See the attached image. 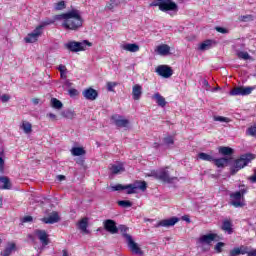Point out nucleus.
Returning <instances> with one entry per match:
<instances>
[{
    "label": "nucleus",
    "instance_id": "nucleus-1",
    "mask_svg": "<svg viewBox=\"0 0 256 256\" xmlns=\"http://www.w3.org/2000/svg\"><path fill=\"white\" fill-rule=\"evenodd\" d=\"M64 29H69L70 31H77L80 27H83V17L81 12L77 9H72L68 11V16L66 21L62 23Z\"/></svg>",
    "mask_w": 256,
    "mask_h": 256
},
{
    "label": "nucleus",
    "instance_id": "nucleus-2",
    "mask_svg": "<svg viewBox=\"0 0 256 256\" xmlns=\"http://www.w3.org/2000/svg\"><path fill=\"white\" fill-rule=\"evenodd\" d=\"M253 159V155L251 154H244L241 155L238 159H236L233 163V165L230 168L231 175H237L241 169H244V167H247L249 163H251V160Z\"/></svg>",
    "mask_w": 256,
    "mask_h": 256
},
{
    "label": "nucleus",
    "instance_id": "nucleus-3",
    "mask_svg": "<svg viewBox=\"0 0 256 256\" xmlns=\"http://www.w3.org/2000/svg\"><path fill=\"white\" fill-rule=\"evenodd\" d=\"M150 177H154V179L162 181V183H173L177 181V176H171L168 167L162 168L159 171H152Z\"/></svg>",
    "mask_w": 256,
    "mask_h": 256
},
{
    "label": "nucleus",
    "instance_id": "nucleus-4",
    "mask_svg": "<svg viewBox=\"0 0 256 256\" xmlns=\"http://www.w3.org/2000/svg\"><path fill=\"white\" fill-rule=\"evenodd\" d=\"M65 47L72 53H79V51H85L87 47H93V43L88 40H84L82 42L70 41L65 44Z\"/></svg>",
    "mask_w": 256,
    "mask_h": 256
},
{
    "label": "nucleus",
    "instance_id": "nucleus-5",
    "mask_svg": "<svg viewBox=\"0 0 256 256\" xmlns=\"http://www.w3.org/2000/svg\"><path fill=\"white\" fill-rule=\"evenodd\" d=\"M150 7H159V10L164 13H166V11H175V13L179 11V6H177L175 2L171 1L152 2Z\"/></svg>",
    "mask_w": 256,
    "mask_h": 256
},
{
    "label": "nucleus",
    "instance_id": "nucleus-6",
    "mask_svg": "<svg viewBox=\"0 0 256 256\" xmlns=\"http://www.w3.org/2000/svg\"><path fill=\"white\" fill-rule=\"evenodd\" d=\"M253 91H255V87L237 86V87H234L232 90H230L229 95H231V97H237L239 95H241L242 97H245L247 95H251Z\"/></svg>",
    "mask_w": 256,
    "mask_h": 256
},
{
    "label": "nucleus",
    "instance_id": "nucleus-7",
    "mask_svg": "<svg viewBox=\"0 0 256 256\" xmlns=\"http://www.w3.org/2000/svg\"><path fill=\"white\" fill-rule=\"evenodd\" d=\"M245 193H247V190L242 189L240 191H236L234 193L230 194V205H232V207H243L245 204L243 203V201H241V199H243V195H245Z\"/></svg>",
    "mask_w": 256,
    "mask_h": 256
},
{
    "label": "nucleus",
    "instance_id": "nucleus-8",
    "mask_svg": "<svg viewBox=\"0 0 256 256\" xmlns=\"http://www.w3.org/2000/svg\"><path fill=\"white\" fill-rule=\"evenodd\" d=\"M125 239L127 241V245L129 247L130 251L132 253H134V255H143L144 254L143 250H141V247H139V244H137L133 240V237H131V235L125 234Z\"/></svg>",
    "mask_w": 256,
    "mask_h": 256
},
{
    "label": "nucleus",
    "instance_id": "nucleus-9",
    "mask_svg": "<svg viewBox=\"0 0 256 256\" xmlns=\"http://www.w3.org/2000/svg\"><path fill=\"white\" fill-rule=\"evenodd\" d=\"M43 26H37L32 33L28 34L27 37L24 38L26 43H35L39 40V37L43 35Z\"/></svg>",
    "mask_w": 256,
    "mask_h": 256
},
{
    "label": "nucleus",
    "instance_id": "nucleus-10",
    "mask_svg": "<svg viewBox=\"0 0 256 256\" xmlns=\"http://www.w3.org/2000/svg\"><path fill=\"white\" fill-rule=\"evenodd\" d=\"M156 73L163 77L164 79H169L173 75V68L168 65H159L156 68Z\"/></svg>",
    "mask_w": 256,
    "mask_h": 256
},
{
    "label": "nucleus",
    "instance_id": "nucleus-11",
    "mask_svg": "<svg viewBox=\"0 0 256 256\" xmlns=\"http://www.w3.org/2000/svg\"><path fill=\"white\" fill-rule=\"evenodd\" d=\"M104 229L111 235L119 233V228H117V223L112 219H107L104 221Z\"/></svg>",
    "mask_w": 256,
    "mask_h": 256
},
{
    "label": "nucleus",
    "instance_id": "nucleus-12",
    "mask_svg": "<svg viewBox=\"0 0 256 256\" xmlns=\"http://www.w3.org/2000/svg\"><path fill=\"white\" fill-rule=\"evenodd\" d=\"M61 217H59V212L53 211L49 216L42 218V223L46 225H54V223H59Z\"/></svg>",
    "mask_w": 256,
    "mask_h": 256
},
{
    "label": "nucleus",
    "instance_id": "nucleus-13",
    "mask_svg": "<svg viewBox=\"0 0 256 256\" xmlns=\"http://www.w3.org/2000/svg\"><path fill=\"white\" fill-rule=\"evenodd\" d=\"M82 95L87 101H95L99 97V92L91 87L86 88L82 91Z\"/></svg>",
    "mask_w": 256,
    "mask_h": 256
},
{
    "label": "nucleus",
    "instance_id": "nucleus-14",
    "mask_svg": "<svg viewBox=\"0 0 256 256\" xmlns=\"http://www.w3.org/2000/svg\"><path fill=\"white\" fill-rule=\"evenodd\" d=\"M111 121H113L116 127H127L129 125V121L127 119H123V116L119 114H114L111 116Z\"/></svg>",
    "mask_w": 256,
    "mask_h": 256
},
{
    "label": "nucleus",
    "instance_id": "nucleus-15",
    "mask_svg": "<svg viewBox=\"0 0 256 256\" xmlns=\"http://www.w3.org/2000/svg\"><path fill=\"white\" fill-rule=\"evenodd\" d=\"M176 223H179V218L178 217H171L169 219H164L159 221L155 227H173Z\"/></svg>",
    "mask_w": 256,
    "mask_h": 256
},
{
    "label": "nucleus",
    "instance_id": "nucleus-16",
    "mask_svg": "<svg viewBox=\"0 0 256 256\" xmlns=\"http://www.w3.org/2000/svg\"><path fill=\"white\" fill-rule=\"evenodd\" d=\"M35 235H37L39 241L42 243V245L47 246L49 245V234H47V231L36 229Z\"/></svg>",
    "mask_w": 256,
    "mask_h": 256
},
{
    "label": "nucleus",
    "instance_id": "nucleus-17",
    "mask_svg": "<svg viewBox=\"0 0 256 256\" xmlns=\"http://www.w3.org/2000/svg\"><path fill=\"white\" fill-rule=\"evenodd\" d=\"M221 230L228 235H233V221L231 219H224L222 221Z\"/></svg>",
    "mask_w": 256,
    "mask_h": 256
},
{
    "label": "nucleus",
    "instance_id": "nucleus-18",
    "mask_svg": "<svg viewBox=\"0 0 256 256\" xmlns=\"http://www.w3.org/2000/svg\"><path fill=\"white\" fill-rule=\"evenodd\" d=\"M13 187L11 180L7 176H0V191H9Z\"/></svg>",
    "mask_w": 256,
    "mask_h": 256
},
{
    "label": "nucleus",
    "instance_id": "nucleus-19",
    "mask_svg": "<svg viewBox=\"0 0 256 256\" xmlns=\"http://www.w3.org/2000/svg\"><path fill=\"white\" fill-rule=\"evenodd\" d=\"M143 95V87L139 84H135L132 88V98L134 101H139Z\"/></svg>",
    "mask_w": 256,
    "mask_h": 256
},
{
    "label": "nucleus",
    "instance_id": "nucleus-20",
    "mask_svg": "<svg viewBox=\"0 0 256 256\" xmlns=\"http://www.w3.org/2000/svg\"><path fill=\"white\" fill-rule=\"evenodd\" d=\"M212 163H214L215 167H217L218 169H223L227 165V163H229V158H213Z\"/></svg>",
    "mask_w": 256,
    "mask_h": 256
},
{
    "label": "nucleus",
    "instance_id": "nucleus-21",
    "mask_svg": "<svg viewBox=\"0 0 256 256\" xmlns=\"http://www.w3.org/2000/svg\"><path fill=\"white\" fill-rule=\"evenodd\" d=\"M215 239H217V234L210 233V234H206V235H203L202 237H200L199 241H200V243H206L207 245H211V243H213V241H215Z\"/></svg>",
    "mask_w": 256,
    "mask_h": 256
},
{
    "label": "nucleus",
    "instance_id": "nucleus-22",
    "mask_svg": "<svg viewBox=\"0 0 256 256\" xmlns=\"http://www.w3.org/2000/svg\"><path fill=\"white\" fill-rule=\"evenodd\" d=\"M156 52L158 53V55H162L165 57L171 53V47L167 44H162L157 46Z\"/></svg>",
    "mask_w": 256,
    "mask_h": 256
},
{
    "label": "nucleus",
    "instance_id": "nucleus-23",
    "mask_svg": "<svg viewBox=\"0 0 256 256\" xmlns=\"http://www.w3.org/2000/svg\"><path fill=\"white\" fill-rule=\"evenodd\" d=\"M152 99H155L157 105L159 107H165L167 105V101L165 100V97H163L159 92H156L153 96Z\"/></svg>",
    "mask_w": 256,
    "mask_h": 256
},
{
    "label": "nucleus",
    "instance_id": "nucleus-24",
    "mask_svg": "<svg viewBox=\"0 0 256 256\" xmlns=\"http://www.w3.org/2000/svg\"><path fill=\"white\" fill-rule=\"evenodd\" d=\"M240 255L256 256V249H251L247 246H240Z\"/></svg>",
    "mask_w": 256,
    "mask_h": 256
},
{
    "label": "nucleus",
    "instance_id": "nucleus-25",
    "mask_svg": "<svg viewBox=\"0 0 256 256\" xmlns=\"http://www.w3.org/2000/svg\"><path fill=\"white\" fill-rule=\"evenodd\" d=\"M15 249H17V244H15V242H9L6 246V248L4 249L3 256L11 255V253H13V251H15Z\"/></svg>",
    "mask_w": 256,
    "mask_h": 256
},
{
    "label": "nucleus",
    "instance_id": "nucleus-26",
    "mask_svg": "<svg viewBox=\"0 0 256 256\" xmlns=\"http://www.w3.org/2000/svg\"><path fill=\"white\" fill-rule=\"evenodd\" d=\"M218 153H220V155H224V156L233 155L234 150H233V148H231L229 146H220L218 148Z\"/></svg>",
    "mask_w": 256,
    "mask_h": 256
},
{
    "label": "nucleus",
    "instance_id": "nucleus-27",
    "mask_svg": "<svg viewBox=\"0 0 256 256\" xmlns=\"http://www.w3.org/2000/svg\"><path fill=\"white\" fill-rule=\"evenodd\" d=\"M135 190L137 191V189H139L140 191H147V182L146 181H141V180H136L133 183Z\"/></svg>",
    "mask_w": 256,
    "mask_h": 256
},
{
    "label": "nucleus",
    "instance_id": "nucleus-28",
    "mask_svg": "<svg viewBox=\"0 0 256 256\" xmlns=\"http://www.w3.org/2000/svg\"><path fill=\"white\" fill-rule=\"evenodd\" d=\"M122 48L124 49V51H129L130 53H137V51H139V45H137L136 43L125 44L122 46Z\"/></svg>",
    "mask_w": 256,
    "mask_h": 256
},
{
    "label": "nucleus",
    "instance_id": "nucleus-29",
    "mask_svg": "<svg viewBox=\"0 0 256 256\" xmlns=\"http://www.w3.org/2000/svg\"><path fill=\"white\" fill-rule=\"evenodd\" d=\"M110 171L112 173V175H117L123 171H125V167H123V164H113L111 167H110Z\"/></svg>",
    "mask_w": 256,
    "mask_h": 256
},
{
    "label": "nucleus",
    "instance_id": "nucleus-30",
    "mask_svg": "<svg viewBox=\"0 0 256 256\" xmlns=\"http://www.w3.org/2000/svg\"><path fill=\"white\" fill-rule=\"evenodd\" d=\"M238 21H240V23H249L255 21V16L251 14L241 15L238 17Z\"/></svg>",
    "mask_w": 256,
    "mask_h": 256
},
{
    "label": "nucleus",
    "instance_id": "nucleus-31",
    "mask_svg": "<svg viewBox=\"0 0 256 256\" xmlns=\"http://www.w3.org/2000/svg\"><path fill=\"white\" fill-rule=\"evenodd\" d=\"M21 129H23L24 133L29 135L33 131V125L30 122L23 121L21 125Z\"/></svg>",
    "mask_w": 256,
    "mask_h": 256
},
{
    "label": "nucleus",
    "instance_id": "nucleus-32",
    "mask_svg": "<svg viewBox=\"0 0 256 256\" xmlns=\"http://www.w3.org/2000/svg\"><path fill=\"white\" fill-rule=\"evenodd\" d=\"M87 227H89V218H82L79 221V229H81V231L87 232Z\"/></svg>",
    "mask_w": 256,
    "mask_h": 256
},
{
    "label": "nucleus",
    "instance_id": "nucleus-33",
    "mask_svg": "<svg viewBox=\"0 0 256 256\" xmlns=\"http://www.w3.org/2000/svg\"><path fill=\"white\" fill-rule=\"evenodd\" d=\"M211 45H213V40H206L200 44L199 50L207 51V50L211 49Z\"/></svg>",
    "mask_w": 256,
    "mask_h": 256
},
{
    "label": "nucleus",
    "instance_id": "nucleus-34",
    "mask_svg": "<svg viewBox=\"0 0 256 256\" xmlns=\"http://www.w3.org/2000/svg\"><path fill=\"white\" fill-rule=\"evenodd\" d=\"M68 15H69V12L54 15L53 16L54 23L57 21H63V23H65L67 21V17H69Z\"/></svg>",
    "mask_w": 256,
    "mask_h": 256
},
{
    "label": "nucleus",
    "instance_id": "nucleus-35",
    "mask_svg": "<svg viewBox=\"0 0 256 256\" xmlns=\"http://www.w3.org/2000/svg\"><path fill=\"white\" fill-rule=\"evenodd\" d=\"M71 153L74 157H81V155H85V149L82 147H74L72 148Z\"/></svg>",
    "mask_w": 256,
    "mask_h": 256
},
{
    "label": "nucleus",
    "instance_id": "nucleus-36",
    "mask_svg": "<svg viewBox=\"0 0 256 256\" xmlns=\"http://www.w3.org/2000/svg\"><path fill=\"white\" fill-rule=\"evenodd\" d=\"M198 159H200L201 161H209L210 163L213 162V156L205 153V152H200L198 154Z\"/></svg>",
    "mask_w": 256,
    "mask_h": 256
},
{
    "label": "nucleus",
    "instance_id": "nucleus-37",
    "mask_svg": "<svg viewBox=\"0 0 256 256\" xmlns=\"http://www.w3.org/2000/svg\"><path fill=\"white\" fill-rule=\"evenodd\" d=\"M51 107H53V109H62L63 103L61 102V100H59L57 98H52L51 99Z\"/></svg>",
    "mask_w": 256,
    "mask_h": 256
},
{
    "label": "nucleus",
    "instance_id": "nucleus-38",
    "mask_svg": "<svg viewBox=\"0 0 256 256\" xmlns=\"http://www.w3.org/2000/svg\"><path fill=\"white\" fill-rule=\"evenodd\" d=\"M3 157H5V151L0 148V173H4L5 171V160Z\"/></svg>",
    "mask_w": 256,
    "mask_h": 256
},
{
    "label": "nucleus",
    "instance_id": "nucleus-39",
    "mask_svg": "<svg viewBox=\"0 0 256 256\" xmlns=\"http://www.w3.org/2000/svg\"><path fill=\"white\" fill-rule=\"evenodd\" d=\"M126 189L127 195H133L137 193V190H135V185L134 184H128L124 186V190Z\"/></svg>",
    "mask_w": 256,
    "mask_h": 256
},
{
    "label": "nucleus",
    "instance_id": "nucleus-40",
    "mask_svg": "<svg viewBox=\"0 0 256 256\" xmlns=\"http://www.w3.org/2000/svg\"><path fill=\"white\" fill-rule=\"evenodd\" d=\"M119 207H133V203L129 200H119L118 202Z\"/></svg>",
    "mask_w": 256,
    "mask_h": 256
},
{
    "label": "nucleus",
    "instance_id": "nucleus-41",
    "mask_svg": "<svg viewBox=\"0 0 256 256\" xmlns=\"http://www.w3.org/2000/svg\"><path fill=\"white\" fill-rule=\"evenodd\" d=\"M246 135H249L250 137H256V125L247 128Z\"/></svg>",
    "mask_w": 256,
    "mask_h": 256
},
{
    "label": "nucleus",
    "instance_id": "nucleus-42",
    "mask_svg": "<svg viewBox=\"0 0 256 256\" xmlns=\"http://www.w3.org/2000/svg\"><path fill=\"white\" fill-rule=\"evenodd\" d=\"M214 121H219L220 123H230L231 119L224 117V116H214L213 117Z\"/></svg>",
    "mask_w": 256,
    "mask_h": 256
},
{
    "label": "nucleus",
    "instance_id": "nucleus-43",
    "mask_svg": "<svg viewBox=\"0 0 256 256\" xmlns=\"http://www.w3.org/2000/svg\"><path fill=\"white\" fill-rule=\"evenodd\" d=\"M238 59H244V61H247L248 59H251V56L248 52L240 51L237 53Z\"/></svg>",
    "mask_w": 256,
    "mask_h": 256
},
{
    "label": "nucleus",
    "instance_id": "nucleus-44",
    "mask_svg": "<svg viewBox=\"0 0 256 256\" xmlns=\"http://www.w3.org/2000/svg\"><path fill=\"white\" fill-rule=\"evenodd\" d=\"M53 23H55L54 18L52 19L47 18L45 21L42 22V24L38 25V27H42L43 29L44 27H47V25H53Z\"/></svg>",
    "mask_w": 256,
    "mask_h": 256
},
{
    "label": "nucleus",
    "instance_id": "nucleus-45",
    "mask_svg": "<svg viewBox=\"0 0 256 256\" xmlns=\"http://www.w3.org/2000/svg\"><path fill=\"white\" fill-rule=\"evenodd\" d=\"M223 247H225V243L223 242H218L215 247L214 250L216 251V253H223Z\"/></svg>",
    "mask_w": 256,
    "mask_h": 256
},
{
    "label": "nucleus",
    "instance_id": "nucleus-46",
    "mask_svg": "<svg viewBox=\"0 0 256 256\" xmlns=\"http://www.w3.org/2000/svg\"><path fill=\"white\" fill-rule=\"evenodd\" d=\"M65 7H67V5L65 4V1H60V2L56 3L55 10L63 11V9H65Z\"/></svg>",
    "mask_w": 256,
    "mask_h": 256
},
{
    "label": "nucleus",
    "instance_id": "nucleus-47",
    "mask_svg": "<svg viewBox=\"0 0 256 256\" xmlns=\"http://www.w3.org/2000/svg\"><path fill=\"white\" fill-rule=\"evenodd\" d=\"M119 5V3L112 1V2H108L105 9H108V11H113V9H115V7H117Z\"/></svg>",
    "mask_w": 256,
    "mask_h": 256
},
{
    "label": "nucleus",
    "instance_id": "nucleus-48",
    "mask_svg": "<svg viewBox=\"0 0 256 256\" xmlns=\"http://www.w3.org/2000/svg\"><path fill=\"white\" fill-rule=\"evenodd\" d=\"M106 87L107 91L113 92L115 91V87H117V82H107Z\"/></svg>",
    "mask_w": 256,
    "mask_h": 256
},
{
    "label": "nucleus",
    "instance_id": "nucleus-49",
    "mask_svg": "<svg viewBox=\"0 0 256 256\" xmlns=\"http://www.w3.org/2000/svg\"><path fill=\"white\" fill-rule=\"evenodd\" d=\"M124 190H125V186H123L121 184L111 186V191H124Z\"/></svg>",
    "mask_w": 256,
    "mask_h": 256
},
{
    "label": "nucleus",
    "instance_id": "nucleus-50",
    "mask_svg": "<svg viewBox=\"0 0 256 256\" xmlns=\"http://www.w3.org/2000/svg\"><path fill=\"white\" fill-rule=\"evenodd\" d=\"M164 143L166 145H173V143H175V140L173 139L172 136H168V137L164 138Z\"/></svg>",
    "mask_w": 256,
    "mask_h": 256
},
{
    "label": "nucleus",
    "instance_id": "nucleus-51",
    "mask_svg": "<svg viewBox=\"0 0 256 256\" xmlns=\"http://www.w3.org/2000/svg\"><path fill=\"white\" fill-rule=\"evenodd\" d=\"M68 93L70 97H77V95H79V91L75 88H71L70 90H68Z\"/></svg>",
    "mask_w": 256,
    "mask_h": 256
},
{
    "label": "nucleus",
    "instance_id": "nucleus-52",
    "mask_svg": "<svg viewBox=\"0 0 256 256\" xmlns=\"http://www.w3.org/2000/svg\"><path fill=\"white\" fill-rule=\"evenodd\" d=\"M119 229H120V232L122 233L123 237H125V235H129V234H127V231H129V228L127 226L121 225L119 227Z\"/></svg>",
    "mask_w": 256,
    "mask_h": 256
},
{
    "label": "nucleus",
    "instance_id": "nucleus-53",
    "mask_svg": "<svg viewBox=\"0 0 256 256\" xmlns=\"http://www.w3.org/2000/svg\"><path fill=\"white\" fill-rule=\"evenodd\" d=\"M215 29L218 33H222L223 35L229 33V30L227 28H223V27H220V26H217Z\"/></svg>",
    "mask_w": 256,
    "mask_h": 256
},
{
    "label": "nucleus",
    "instance_id": "nucleus-54",
    "mask_svg": "<svg viewBox=\"0 0 256 256\" xmlns=\"http://www.w3.org/2000/svg\"><path fill=\"white\" fill-rule=\"evenodd\" d=\"M241 255V249L240 248H234L230 251V256H237Z\"/></svg>",
    "mask_w": 256,
    "mask_h": 256
},
{
    "label": "nucleus",
    "instance_id": "nucleus-55",
    "mask_svg": "<svg viewBox=\"0 0 256 256\" xmlns=\"http://www.w3.org/2000/svg\"><path fill=\"white\" fill-rule=\"evenodd\" d=\"M248 181H250V183H256V169H254L253 175L248 177Z\"/></svg>",
    "mask_w": 256,
    "mask_h": 256
},
{
    "label": "nucleus",
    "instance_id": "nucleus-56",
    "mask_svg": "<svg viewBox=\"0 0 256 256\" xmlns=\"http://www.w3.org/2000/svg\"><path fill=\"white\" fill-rule=\"evenodd\" d=\"M31 221H33V217L32 216H24L22 218V223H31Z\"/></svg>",
    "mask_w": 256,
    "mask_h": 256
},
{
    "label": "nucleus",
    "instance_id": "nucleus-57",
    "mask_svg": "<svg viewBox=\"0 0 256 256\" xmlns=\"http://www.w3.org/2000/svg\"><path fill=\"white\" fill-rule=\"evenodd\" d=\"M11 99V96L7 95V94H3L1 96V101L2 103H7V101H9Z\"/></svg>",
    "mask_w": 256,
    "mask_h": 256
},
{
    "label": "nucleus",
    "instance_id": "nucleus-58",
    "mask_svg": "<svg viewBox=\"0 0 256 256\" xmlns=\"http://www.w3.org/2000/svg\"><path fill=\"white\" fill-rule=\"evenodd\" d=\"M58 71H59L60 73H63V72H65V71H67V66H65V65H63V64H60V65L58 66Z\"/></svg>",
    "mask_w": 256,
    "mask_h": 256
},
{
    "label": "nucleus",
    "instance_id": "nucleus-59",
    "mask_svg": "<svg viewBox=\"0 0 256 256\" xmlns=\"http://www.w3.org/2000/svg\"><path fill=\"white\" fill-rule=\"evenodd\" d=\"M76 163H77V165L83 166V165H85V159H83V158H78V159L76 160Z\"/></svg>",
    "mask_w": 256,
    "mask_h": 256
},
{
    "label": "nucleus",
    "instance_id": "nucleus-60",
    "mask_svg": "<svg viewBox=\"0 0 256 256\" xmlns=\"http://www.w3.org/2000/svg\"><path fill=\"white\" fill-rule=\"evenodd\" d=\"M64 85H66V87H73V83L71 82V80H65Z\"/></svg>",
    "mask_w": 256,
    "mask_h": 256
},
{
    "label": "nucleus",
    "instance_id": "nucleus-61",
    "mask_svg": "<svg viewBox=\"0 0 256 256\" xmlns=\"http://www.w3.org/2000/svg\"><path fill=\"white\" fill-rule=\"evenodd\" d=\"M60 77L61 79H67V71H64V72H60Z\"/></svg>",
    "mask_w": 256,
    "mask_h": 256
},
{
    "label": "nucleus",
    "instance_id": "nucleus-62",
    "mask_svg": "<svg viewBox=\"0 0 256 256\" xmlns=\"http://www.w3.org/2000/svg\"><path fill=\"white\" fill-rule=\"evenodd\" d=\"M182 219L183 221H186V223H191V219L189 218V216H183Z\"/></svg>",
    "mask_w": 256,
    "mask_h": 256
},
{
    "label": "nucleus",
    "instance_id": "nucleus-63",
    "mask_svg": "<svg viewBox=\"0 0 256 256\" xmlns=\"http://www.w3.org/2000/svg\"><path fill=\"white\" fill-rule=\"evenodd\" d=\"M57 177L60 181H65V176L64 175H58Z\"/></svg>",
    "mask_w": 256,
    "mask_h": 256
},
{
    "label": "nucleus",
    "instance_id": "nucleus-64",
    "mask_svg": "<svg viewBox=\"0 0 256 256\" xmlns=\"http://www.w3.org/2000/svg\"><path fill=\"white\" fill-rule=\"evenodd\" d=\"M62 253H63L62 256H69V253L67 252V250H63Z\"/></svg>",
    "mask_w": 256,
    "mask_h": 256
}]
</instances>
